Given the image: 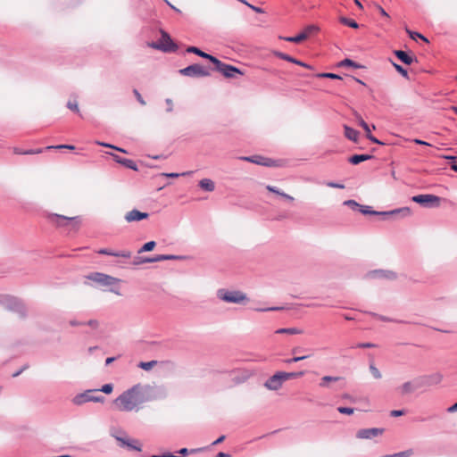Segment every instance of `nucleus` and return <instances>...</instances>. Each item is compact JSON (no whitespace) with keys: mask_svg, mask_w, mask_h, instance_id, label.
<instances>
[{"mask_svg":"<svg viewBox=\"0 0 457 457\" xmlns=\"http://www.w3.org/2000/svg\"><path fill=\"white\" fill-rule=\"evenodd\" d=\"M143 400L141 387L139 385H137L116 398V403H119L122 410L132 411L138 404L142 403Z\"/></svg>","mask_w":457,"mask_h":457,"instance_id":"1","label":"nucleus"},{"mask_svg":"<svg viewBox=\"0 0 457 457\" xmlns=\"http://www.w3.org/2000/svg\"><path fill=\"white\" fill-rule=\"evenodd\" d=\"M116 163L122 164L128 169L137 170V163L133 160L122 158L116 155Z\"/></svg>","mask_w":457,"mask_h":457,"instance_id":"24","label":"nucleus"},{"mask_svg":"<svg viewBox=\"0 0 457 457\" xmlns=\"http://www.w3.org/2000/svg\"><path fill=\"white\" fill-rule=\"evenodd\" d=\"M344 129H345V136L351 141L353 142H357L358 141V138H359V131L347 126V125H344Z\"/></svg>","mask_w":457,"mask_h":457,"instance_id":"22","label":"nucleus"},{"mask_svg":"<svg viewBox=\"0 0 457 457\" xmlns=\"http://www.w3.org/2000/svg\"><path fill=\"white\" fill-rule=\"evenodd\" d=\"M133 93L137 98V100L140 103V104L142 105H145V100L143 99L141 94L137 90V89H134L133 90Z\"/></svg>","mask_w":457,"mask_h":457,"instance_id":"55","label":"nucleus"},{"mask_svg":"<svg viewBox=\"0 0 457 457\" xmlns=\"http://www.w3.org/2000/svg\"><path fill=\"white\" fill-rule=\"evenodd\" d=\"M104 396L97 395V390L88 389L75 395L72 402L76 405H82L88 402L104 403Z\"/></svg>","mask_w":457,"mask_h":457,"instance_id":"7","label":"nucleus"},{"mask_svg":"<svg viewBox=\"0 0 457 457\" xmlns=\"http://www.w3.org/2000/svg\"><path fill=\"white\" fill-rule=\"evenodd\" d=\"M359 211L362 213V214H370V215H375L376 211H372L370 206H367V205H361L360 204V207H359Z\"/></svg>","mask_w":457,"mask_h":457,"instance_id":"44","label":"nucleus"},{"mask_svg":"<svg viewBox=\"0 0 457 457\" xmlns=\"http://www.w3.org/2000/svg\"><path fill=\"white\" fill-rule=\"evenodd\" d=\"M85 284L96 288L102 290L109 289L113 291L112 287L114 286V277L102 273V272H91L85 276Z\"/></svg>","mask_w":457,"mask_h":457,"instance_id":"2","label":"nucleus"},{"mask_svg":"<svg viewBox=\"0 0 457 457\" xmlns=\"http://www.w3.org/2000/svg\"><path fill=\"white\" fill-rule=\"evenodd\" d=\"M327 186L333 188H345V185L337 182H328Z\"/></svg>","mask_w":457,"mask_h":457,"instance_id":"58","label":"nucleus"},{"mask_svg":"<svg viewBox=\"0 0 457 457\" xmlns=\"http://www.w3.org/2000/svg\"><path fill=\"white\" fill-rule=\"evenodd\" d=\"M217 297L221 301L232 303H241L247 300V296L245 293L238 290H228L220 288L217 291Z\"/></svg>","mask_w":457,"mask_h":457,"instance_id":"6","label":"nucleus"},{"mask_svg":"<svg viewBox=\"0 0 457 457\" xmlns=\"http://www.w3.org/2000/svg\"><path fill=\"white\" fill-rule=\"evenodd\" d=\"M184 255H174V254H158L154 256V262L170 260H184Z\"/></svg>","mask_w":457,"mask_h":457,"instance_id":"26","label":"nucleus"},{"mask_svg":"<svg viewBox=\"0 0 457 457\" xmlns=\"http://www.w3.org/2000/svg\"><path fill=\"white\" fill-rule=\"evenodd\" d=\"M284 382L282 374H280V371H278L265 381L264 386L269 390L277 391L282 386Z\"/></svg>","mask_w":457,"mask_h":457,"instance_id":"14","label":"nucleus"},{"mask_svg":"<svg viewBox=\"0 0 457 457\" xmlns=\"http://www.w3.org/2000/svg\"><path fill=\"white\" fill-rule=\"evenodd\" d=\"M338 66L339 67H353V68H355V69H359V68H361V65L353 62V60L351 59H344L343 61H341L339 63H338Z\"/></svg>","mask_w":457,"mask_h":457,"instance_id":"36","label":"nucleus"},{"mask_svg":"<svg viewBox=\"0 0 457 457\" xmlns=\"http://www.w3.org/2000/svg\"><path fill=\"white\" fill-rule=\"evenodd\" d=\"M67 108H69L70 110L76 112H79L78 103L76 101H74V102L69 101L67 103Z\"/></svg>","mask_w":457,"mask_h":457,"instance_id":"53","label":"nucleus"},{"mask_svg":"<svg viewBox=\"0 0 457 457\" xmlns=\"http://www.w3.org/2000/svg\"><path fill=\"white\" fill-rule=\"evenodd\" d=\"M344 205H346L350 208H352L353 210H355V209H359L360 207V204L354 201V200H346L344 202Z\"/></svg>","mask_w":457,"mask_h":457,"instance_id":"51","label":"nucleus"},{"mask_svg":"<svg viewBox=\"0 0 457 457\" xmlns=\"http://www.w3.org/2000/svg\"><path fill=\"white\" fill-rule=\"evenodd\" d=\"M273 55L279 58V59H282L284 61H287V62H292V63H299L298 62V59L287 54H285V53H282V52H279V51H273L272 52Z\"/></svg>","mask_w":457,"mask_h":457,"instance_id":"30","label":"nucleus"},{"mask_svg":"<svg viewBox=\"0 0 457 457\" xmlns=\"http://www.w3.org/2000/svg\"><path fill=\"white\" fill-rule=\"evenodd\" d=\"M354 116L359 125L365 130L366 135L370 133V126L365 122L361 116L357 112L354 113Z\"/></svg>","mask_w":457,"mask_h":457,"instance_id":"37","label":"nucleus"},{"mask_svg":"<svg viewBox=\"0 0 457 457\" xmlns=\"http://www.w3.org/2000/svg\"><path fill=\"white\" fill-rule=\"evenodd\" d=\"M165 102H166V104H167V105H168V107H167V112H172V110H173V103H172V100H171L170 98H167V99L165 100Z\"/></svg>","mask_w":457,"mask_h":457,"instance_id":"62","label":"nucleus"},{"mask_svg":"<svg viewBox=\"0 0 457 457\" xmlns=\"http://www.w3.org/2000/svg\"><path fill=\"white\" fill-rule=\"evenodd\" d=\"M373 274L379 278H385L391 280L395 279L397 278L396 273L391 270H379L373 271Z\"/></svg>","mask_w":457,"mask_h":457,"instance_id":"29","label":"nucleus"},{"mask_svg":"<svg viewBox=\"0 0 457 457\" xmlns=\"http://www.w3.org/2000/svg\"><path fill=\"white\" fill-rule=\"evenodd\" d=\"M339 21L345 25V26H348L350 28H353V29H358L359 28V24L353 19H349V18H346V17H340L339 18Z\"/></svg>","mask_w":457,"mask_h":457,"instance_id":"35","label":"nucleus"},{"mask_svg":"<svg viewBox=\"0 0 457 457\" xmlns=\"http://www.w3.org/2000/svg\"><path fill=\"white\" fill-rule=\"evenodd\" d=\"M420 380L423 386H429L439 384L443 379V375L439 372L433 373L428 376H420Z\"/></svg>","mask_w":457,"mask_h":457,"instance_id":"17","label":"nucleus"},{"mask_svg":"<svg viewBox=\"0 0 457 457\" xmlns=\"http://www.w3.org/2000/svg\"><path fill=\"white\" fill-rule=\"evenodd\" d=\"M266 188L268 191L272 192L277 195H278V193L280 192V190L278 188H277L276 187H273V186L269 185L266 187Z\"/></svg>","mask_w":457,"mask_h":457,"instance_id":"64","label":"nucleus"},{"mask_svg":"<svg viewBox=\"0 0 457 457\" xmlns=\"http://www.w3.org/2000/svg\"><path fill=\"white\" fill-rule=\"evenodd\" d=\"M384 432V428H362L358 430L356 436L360 439H371L373 437L378 436L382 435Z\"/></svg>","mask_w":457,"mask_h":457,"instance_id":"16","label":"nucleus"},{"mask_svg":"<svg viewBox=\"0 0 457 457\" xmlns=\"http://www.w3.org/2000/svg\"><path fill=\"white\" fill-rule=\"evenodd\" d=\"M422 380H420V377L415 378L411 381H407L403 383L400 387V392L402 395H406L415 392L416 390L422 387Z\"/></svg>","mask_w":457,"mask_h":457,"instance_id":"13","label":"nucleus"},{"mask_svg":"<svg viewBox=\"0 0 457 457\" xmlns=\"http://www.w3.org/2000/svg\"><path fill=\"white\" fill-rule=\"evenodd\" d=\"M277 334H289V335H297L302 334L303 330L296 328H278L276 330Z\"/></svg>","mask_w":457,"mask_h":457,"instance_id":"33","label":"nucleus"},{"mask_svg":"<svg viewBox=\"0 0 457 457\" xmlns=\"http://www.w3.org/2000/svg\"><path fill=\"white\" fill-rule=\"evenodd\" d=\"M370 370L375 378H381V373L374 364L370 365Z\"/></svg>","mask_w":457,"mask_h":457,"instance_id":"46","label":"nucleus"},{"mask_svg":"<svg viewBox=\"0 0 457 457\" xmlns=\"http://www.w3.org/2000/svg\"><path fill=\"white\" fill-rule=\"evenodd\" d=\"M442 198L435 195H417L411 197V201L427 208L438 207Z\"/></svg>","mask_w":457,"mask_h":457,"instance_id":"10","label":"nucleus"},{"mask_svg":"<svg viewBox=\"0 0 457 457\" xmlns=\"http://www.w3.org/2000/svg\"><path fill=\"white\" fill-rule=\"evenodd\" d=\"M156 245V243L154 241H149V242H146L145 244H144L142 245V247L137 251V253H145V252H150L152 250H154V248L155 247Z\"/></svg>","mask_w":457,"mask_h":457,"instance_id":"38","label":"nucleus"},{"mask_svg":"<svg viewBox=\"0 0 457 457\" xmlns=\"http://www.w3.org/2000/svg\"><path fill=\"white\" fill-rule=\"evenodd\" d=\"M215 70L220 72L224 77L231 79L235 78L236 74L243 75V72L236 66L222 62L217 57L213 62Z\"/></svg>","mask_w":457,"mask_h":457,"instance_id":"11","label":"nucleus"},{"mask_svg":"<svg viewBox=\"0 0 457 457\" xmlns=\"http://www.w3.org/2000/svg\"><path fill=\"white\" fill-rule=\"evenodd\" d=\"M308 358V355H303V356H295V357H293L291 359H287L284 361V362L286 363H293V362H297V361H303V360H305Z\"/></svg>","mask_w":457,"mask_h":457,"instance_id":"50","label":"nucleus"},{"mask_svg":"<svg viewBox=\"0 0 457 457\" xmlns=\"http://www.w3.org/2000/svg\"><path fill=\"white\" fill-rule=\"evenodd\" d=\"M341 377H334V376H324L320 378L319 386L323 388H328L330 382H337L342 380Z\"/></svg>","mask_w":457,"mask_h":457,"instance_id":"25","label":"nucleus"},{"mask_svg":"<svg viewBox=\"0 0 457 457\" xmlns=\"http://www.w3.org/2000/svg\"><path fill=\"white\" fill-rule=\"evenodd\" d=\"M159 365L161 369L162 370H174L175 369V363L171 361H158L155 360L150 361H140L137 364V367L144 370H150L154 366Z\"/></svg>","mask_w":457,"mask_h":457,"instance_id":"12","label":"nucleus"},{"mask_svg":"<svg viewBox=\"0 0 457 457\" xmlns=\"http://www.w3.org/2000/svg\"><path fill=\"white\" fill-rule=\"evenodd\" d=\"M376 212L377 213H375V215L379 216L381 218V220H395L399 219L400 217L404 218V217L410 216L411 213V211L409 207H401V208L394 209L391 211H384V212L376 211Z\"/></svg>","mask_w":457,"mask_h":457,"instance_id":"9","label":"nucleus"},{"mask_svg":"<svg viewBox=\"0 0 457 457\" xmlns=\"http://www.w3.org/2000/svg\"><path fill=\"white\" fill-rule=\"evenodd\" d=\"M192 173H193V171H185V172H182V173L171 172V173H162V176H165V177H168V178H179V177H181V176L191 175Z\"/></svg>","mask_w":457,"mask_h":457,"instance_id":"43","label":"nucleus"},{"mask_svg":"<svg viewBox=\"0 0 457 457\" xmlns=\"http://www.w3.org/2000/svg\"><path fill=\"white\" fill-rule=\"evenodd\" d=\"M405 30L411 39L415 40L417 37H419L427 43L428 42V38L426 37H424L422 34H420L419 32L412 31V30L409 29L408 28H406Z\"/></svg>","mask_w":457,"mask_h":457,"instance_id":"39","label":"nucleus"},{"mask_svg":"<svg viewBox=\"0 0 457 457\" xmlns=\"http://www.w3.org/2000/svg\"><path fill=\"white\" fill-rule=\"evenodd\" d=\"M39 153H42V149H37V150L30 149V150H26L24 152H16V154H39Z\"/></svg>","mask_w":457,"mask_h":457,"instance_id":"54","label":"nucleus"},{"mask_svg":"<svg viewBox=\"0 0 457 457\" xmlns=\"http://www.w3.org/2000/svg\"><path fill=\"white\" fill-rule=\"evenodd\" d=\"M391 62L397 72H399L403 77L408 78V71L406 69H404L402 65H400L393 61H391Z\"/></svg>","mask_w":457,"mask_h":457,"instance_id":"40","label":"nucleus"},{"mask_svg":"<svg viewBox=\"0 0 457 457\" xmlns=\"http://www.w3.org/2000/svg\"><path fill=\"white\" fill-rule=\"evenodd\" d=\"M199 187L207 192H212L215 189L214 182L210 179H203L199 181Z\"/></svg>","mask_w":457,"mask_h":457,"instance_id":"27","label":"nucleus"},{"mask_svg":"<svg viewBox=\"0 0 457 457\" xmlns=\"http://www.w3.org/2000/svg\"><path fill=\"white\" fill-rule=\"evenodd\" d=\"M394 54L398 58V60L406 65H411L414 61H417L416 58L412 57L403 50H395Z\"/></svg>","mask_w":457,"mask_h":457,"instance_id":"20","label":"nucleus"},{"mask_svg":"<svg viewBox=\"0 0 457 457\" xmlns=\"http://www.w3.org/2000/svg\"><path fill=\"white\" fill-rule=\"evenodd\" d=\"M366 137H367V138H368L370 141H371V142H373V143H375V144L384 145V143H383V142H381V141H379L378 138H376V137L371 134V132H370V133H369V134H367V135H366Z\"/></svg>","mask_w":457,"mask_h":457,"instance_id":"57","label":"nucleus"},{"mask_svg":"<svg viewBox=\"0 0 457 457\" xmlns=\"http://www.w3.org/2000/svg\"><path fill=\"white\" fill-rule=\"evenodd\" d=\"M239 159L242 161H245V162H252V163H255V164L262 166L265 157L256 154V155H251V156H241V157H239Z\"/></svg>","mask_w":457,"mask_h":457,"instance_id":"28","label":"nucleus"},{"mask_svg":"<svg viewBox=\"0 0 457 457\" xmlns=\"http://www.w3.org/2000/svg\"><path fill=\"white\" fill-rule=\"evenodd\" d=\"M412 454H413V450L412 449H408V450H405V451H403V452H399V453H394V456L395 457H410Z\"/></svg>","mask_w":457,"mask_h":457,"instance_id":"47","label":"nucleus"},{"mask_svg":"<svg viewBox=\"0 0 457 457\" xmlns=\"http://www.w3.org/2000/svg\"><path fill=\"white\" fill-rule=\"evenodd\" d=\"M246 5L257 13H263V10L260 7L254 6L249 3H247Z\"/></svg>","mask_w":457,"mask_h":457,"instance_id":"60","label":"nucleus"},{"mask_svg":"<svg viewBox=\"0 0 457 457\" xmlns=\"http://www.w3.org/2000/svg\"><path fill=\"white\" fill-rule=\"evenodd\" d=\"M316 77L328 78V79H342L339 75H337L336 73H332V72L318 73V74H316Z\"/></svg>","mask_w":457,"mask_h":457,"instance_id":"41","label":"nucleus"},{"mask_svg":"<svg viewBox=\"0 0 457 457\" xmlns=\"http://www.w3.org/2000/svg\"><path fill=\"white\" fill-rule=\"evenodd\" d=\"M97 393L102 392L104 394H111L113 391V385L112 383L104 385L101 388H96Z\"/></svg>","mask_w":457,"mask_h":457,"instance_id":"42","label":"nucleus"},{"mask_svg":"<svg viewBox=\"0 0 457 457\" xmlns=\"http://www.w3.org/2000/svg\"><path fill=\"white\" fill-rule=\"evenodd\" d=\"M370 315L375 317V318H377V319H378L379 320L385 321V322H395V323H405V324H410L411 323L410 321L391 319L389 317L383 316V315H380V314H378V313H375V312H370Z\"/></svg>","mask_w":457,"mask_h":457,"instance_id":"31","label":"nucleus"},{"mask_svg":"<svg viewBox=\"0 0 457 457\" xmlns=\"http://www.w3.org/2000/svg\"><path fill=\"white\" fill-rule=\"evenodd\" d=\"M283 309H284L283 307H267V308H255L253 310L256 312H264L280 311Z\"/></svg>","mask_w":457,"mask_h":457,"instance_id":"52","label":"nucleus"},{"mask_svg":"<svg viewBox=\"0 0 457 457\" xmlns=\"http://www.w3.org/2000/svg\"><path fill=\"white\" fill-rule=\"evenodd\" d=\"M186 51L187 53L195 54L204 59H206V60L210 61L212 63H213L214 60L216 59L215 56L202 51L200 48H198L196 46H188Z\"/></svg>","mask_w":457,"mask_h":457,"instance_id":"19","label":"nucleus"},{"mask_svg":"<svg viewBox=\"0 0 457 457\" xmlns=\"http://www.w3.org/2000/svg\"><path fill=\"white\" fill-rule=\"evenodd\" d=\"M161 38L157 42H148L147 46L162 51L164 53H174L178 50V46L173 42L170 36L164 30L161 29Z\"/></svg>","mask_w":457,"mask_h":457,"instance_id":"4","label":"nucleus"},{"mask_svg":"<svg viewBox=\"0 0 457 457\" xmlns=\"http://www.w3.org/2000/svg\"><path fill=\"white\" fill-rule=\"evenodd\" d=\"M148 262H154V257L136 256L132 261V264L135 266Z\"/></svg>","mask_w":457,"mask_h":457,"instance_id":"34","label":"nucleus"},{"mask_svg":"<svg viewBox=\"0 0 457 457\" xmlns=\"http://www.w3.org/2000/svg\"><path fill=\"white\" fill-rule=\"evenodd\" d=\"M0 304L7 310L18 312L22 317L26 315L25 306L17 297L8 295H0Z\"/></svg>","mask_w":457,"mask_h":457,"instance_id":"5","label":"nucleus"},{"mask_svg":"<svg viewBox=\"0 0 457 457\" xmlns=\"http://www.w3.org/2000/svg\"><path fill=\"white\" fill-rule=\"evenodd\" d=\"M46 149H75V146L72 145H51L47 146Z\"/></svg>","mask_w":457,"mask_h":457,"instance_id":"48","label":"nucleus"},{"mask_svg":"<svg viewBox=\"0 0 457 457\" xmlns=\"http://www.w3.org/2000/svg\"><path fill=\"white\" fill-rule=\"evenodd\" d=\"M148 216L149 214L147 212H142L137 209H133L132 211L127 212L125 215V220L128 222L138 221L146 219Z\"/></svg>","mask_w":457,"mask_h":457,"instance_id":"18","label":"nucleus"},{"mask_svg":"<svg viewBox=\"0 0 457 457\" xmlns=\"http://www.w3.org/2000/svg\"><path fill=\"white\" fill-rule=\"evenodd\" d=\"M278 165V161L272 160L270 158H266V157H265V160L263 161V164H262V166H265V167H275Z\"/></svg>","mask_w":457,"mask_h":457,"instance_id":"49","label":"nucleus"},{"mask_svg":"<svg viewBox=\"0 0 457 457\" xmlns=\"http://www.w3.org/2000/svg\"><path fill=\"white\" fill-rule=\"evenodd\" d=\"M304 371H296V372H286V371H280V374H282L284 381L298 378L304 375Z\"/></svg>","mask_w":457,"mask_h":457,"instance_id":"32","label":"nucleus"},{"mask_svg":"<svg viewBox=\"0 0 457 457\" xmlns=\"http://www.w3.org/2000/svg\"><path fill=\"white\" fill-rule=\"evenodd\" d=\"M373 158V155L370 154H353L349 158V162L357 165L362 162L370 160Z\"/></svg>","mask_w":457,"mask_h":457,"instance_id":"23","label":"nucleus"},{"mask_svg":"<svg viewBox=\"0 0 457 457\" xmlns=\"http://www.w3.org/2000/svg\"><path fill=\"white\" fill-rule=\"evenodd\" d=\"M179 72L182 76L189 78H205L211 76L210 69L205 68L199 63L188 65L186 68L180 69Z\"/></svg>","mask_w":457,"mask_h":457,"instance_id":"8","label":"nucleus"},{"mask_svg":"<svg viewBox=\"0 0 457 457\" xmlns=\"http://www.w3.org/2000/svg\"><path fill=\"white\" fill-rule=\"evenodd\" d=\"M307 37H308V33L306 31H303V32H301L298 35L294 36V37H280L279 38L283 39L287 42L298 44V43H301L302 41H303L304 39H306Z\"/></svg>","mask_w":457,"mask_h":457,"instance_id":"21","label":"nucleus"},{"mask_svg":"<svg viewBox=\"0 0 457 457\" xmlns=\"http://www.w3.org/2000/svg\"><path fill=\"white\" fill-rule=\"evenodd\" d=\"M96 143L99 145L105 146L110 149H114V144L104 143V142H100V141H96Z\"/></svg>","mask_w":457,"mask_h":457,"instance_id":"63","label":"nucleus"},{"mask_svg":"<svg viewBox=\"0 0 457 457\" xmlns=\"http://www.w3.org/2000/svg\"><path fill=\"white\" fill-rule=\"evenodd\" d=\"M125 257V258H129L131 256V252L129 251H123V252H116V257Z\"/></svg>","mask_w":457,"mask_h":457,"instance_id":"59","label":"nucleus"},{"mask_svg":"<svg viewBox=\"0 0 457 457\" xmlns=\"http://www.w3.org/2000/svg\"><path fill=\"white\" fill-rule=\"evenodd\" d=\"M47 220L58 228H65L68 232L78 231L81 223V219L79 216L67 217L57 213H49Z\"/></svg>","mask_w":457,"mask_h":457,"instance_id":"3","label":"nucleus"},{"mask_svg":"<svg viewBox=\"0 0 457 457\" xmlns=\"http://www.w3.org/2000/svg\"><path fill=\"white\" fill-rule=\"evenodd\" d=\"M375 345L374 344H371V343H360L357 345L356 347H359V348H371V347H374Z\"/></svg>","mask_w":457,"mask_h":457,"instance_id":"61","label":"nucleus"},{"mask_svg":"<svg viewBox=\"0 0 457 457\" xmlns=\"http://www.w3.org/2000/svg\"><path fill=\"white\" fill-rule=\"evenodd\" d=\"M405 410H394L391 411L390 416L392 417H399L405 414Z\"/></svg>","mask_w":457,"mask_h":457,"instance_id":"56","label":"nucleus"},{"mask_svg":"<svg viewBox=\"0 0 457 457\" xmlns=\"http://www.w3.org/2000/svg\"><path fill=\"white\" fill-rule=\"evenodd\" d=\"M116 441L120 443L121 447H126L129 451L141 452L142 445L140 442L134 438H125L116 436Z\"/></svg>","mask_w":457,"mask_h":457,"instance_id":"15","label":"nucleus"},{"mask_svg":"<svg viewBox=\"0 0 457 457\" xmlns=\"http://www.w3.org/2000/svg\"><path fill=\"white\" fill-rule=\"evenodd\" d=\"M337 411L342 414L351 415L354 412V409L351 407L340 406L337 408Z\"/></svg>","mask_w":457,"mask_h":457,"instance_id":"45","label":"nucleus"}]
</instances>
